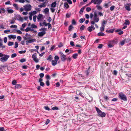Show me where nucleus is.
<instances>
[{
  "label": "nucleus",
  "mask_w": 131,
  "mask_h": 131,
  "mask_svg": "<svg viewBox=\"0 0 131 131\" xmlns=\"http://www.w3.org/2000/svg\"><path fill=\"white\" fill-rule=\"evenodd\" d=\"M27 40H26V43L27 44L30 43H32L35 42L36 40L34 39H31V38L29 36H27Z\"/></svg>",
  "instance_id": "423d86ee"
},
{
  "label": "nucleus",
  "mask_w": 131,
  "mask_h": 131,
  "mask_svg": "<svg viewBox=\"0 0 131 131\" xmlns=\"http://www.w3.org/2000/svg\"><path fill=\"white\" fill-rule=\"evenodd\" d=\"M125 22L124 23L125 24L127 25H128L129 24L130 22L127 19L125 20Z\"/></svg>",
  "instance_id": "c85d7f7f"
},
{
  "label": "nucleus",
  "mask_w": 131,
  "mask_h": 131,
  "mask_svg": "<svg viewBox=\"0 0 131 131\" xmlns=\"http://www.w3.org/2000/svg\"><path fill=\"white\" fill-rule=\"evenodd\" d=\"M17 20L22 22L24 20L23 18L21 17L20 16H17Z\"/></svg>",
  "instance_id": "a211bd4d"
},
{
  "label": "nucleus",
  "mask_w": 131,
  "mask_h": 131,
  "mask_svg": "<svg viewBox=\"0 0 131 131\" xmlns=\"http://www.w3.org/2000/svg\"><path fill=\"white\" fill-rule=\"evenodd\" d=\"M59 54H61V58L62 61H64L67 60V57L66 55H64L61 52H59Z\"/></svg>",
  "instance_id": "0eeeda50"
},
{
  "label": "nucleus",
  "mask_w": 131,
  "mask_h": 131,
  "mask_svg": "<svg viewBox=\"0 0 131 131\" xmlns=\"http://www.w3.org/2000/svg\"><path fill=\"white\" fill-rule=\"evenodd\" d=\"M15 19H13V20H11L10 21V24H14L15 22Z\"/></svg>",
  "instance_id": "a18cd8bd"
},
{
  "label": "nucleus",
  "mask_w": 131,
  "mask_h": 131,
  "mask_svg": "<svg viewBox=\"0 0 131 131\" xmlns=\"http://www.w3.org/2000/svg\"><path fill=\"white\" fill-rule=\"evenodd\" d=\"M10 8L8 7L7 8L6 10L7 11L8 13L11 14L13 13L14 11L12 9H10Z\"/></svg>",
  "instance_id": "4468645a"
},
{
  "label": "nucleus",
  "mask_w": 131,
  "mask_h": 131,
  "mask_svg": "<svg viewBox=\"0 0 131 131\" xmlns=\"http://www.w3.org/2000/svg\"><path fill=\"white\" fill-rule=\"evenodd\" d=\"M26 52V50L24 51H20L19 52V53L20 54H23L25 53Z\"/></svg>",
  "instance_id": "4d7b16f0"
},
{
  "label": "nucleus",
  "mask_w": 131,
  "mask_h": 131,
  "mask_svg": "<svg viewBox=\"0 0 131 131\" xmlns=\"http://www.w3.org/2000/svg\"><path fill=\"white\" fill-rule=\"evenodd\" d=\"M85 8V7H82L80 10V12H79V13L80 14H82V13L83 12L84 10V9Z\"/></svg>",
  "instance_id": "a878e982"
},
{
  "label": "nucleus",
  "mask_w": 131,
  "mask_h": 131,
  "mask_svg": "<svg viewBox=\"0 0 131 131\" xmlns=\"http://www.w3.org/2000/svg\"><path fill=\"white\" fill-rule=\"evenodd\" d=\"M17 27V26L16 25H12L10 26V28H16Z\"/></svg>",
  "instance_id": "603ef678"
},
{
  "label": "nucleus",
  "mask_w": 131,
  "mask_h": 131,
  "mask_svg": "<svg viewBox=\"0 0 131 131\" xmlns=\"http://www.w3.org/2000/svg\"><path fill=\"white\" fill-rule=\"evenodd\" d=\"M46 3V2H45L43 3L42 4L39 5L38 6V7L40 8H42L43 7H45L46 6V5H45Z\"/></svg>",
  "instance_id": "dca6fc26"
},
{
  "label": "nucleus",
  "mask_w": 131,
  "mask_h": 131,
  "mask_svg": "<svg viewBox=\"0 0 131 131\" xmlns=\"http://www.w3.org/2000/svg\"><path fill=\"white\" fill-rule=\"evenodd\" d=\"M125 9L128 11L130 10V8L129 6H127L125 7Z\"/></svg>",
  "instance_id": "c9c22d12"
},
{
  "label": "nucleus",
  "mask_w": 131,
  "mask_h": 131,
  "mask_svg": "<svg viewBox=\"0 0 131 131\" xmlns=\"http://www.w3.org/2000/svg\"><path fill=\"white\" fill-rule=\"evenodd\" d=\"M71 15L70 13H67L66 14V17L69 18L70 17Z\"/></svg>",
  "instance_id": "3c124183"
},
{
  "label": "nucleus",
  "mask_w": 131,
  "mask_h": 131,
  "mask_svg": "<svg viewBox=\"0 0 131 131\" xmlns=\"http://www.w3.org/2000/svg\"><path fill=\"white\" fill-rule=\"evenodd\" d=\"M16 36L15 35H11L8 36V37L9 39H15L16 38Z\"/></svg>",
  "instance_id": "2eb2a0df"
},
{
  "label": "nucleus",
  "mask_w": 131,
  "mask_h": 131,
  "mask_svg": "<svg viewBox=\"0 0 131 131\" xmlns=\"http://www.w3.org/2000/svg\"><path fill=\"white\" fill-rule=\"evenodd\" d=\"M78 56V54L77 53L73 54L72 56V57L74 59H76L77 58Z\"/></svg>",
  "instance_id": "b1692460"
},
{
  "label": "nucleus",
  "mask_w": 131,
  "mask_h": 131,
  "mask_svg": "<svg viewBox=\"0 0 131 131\" xmlns=\"http://www.w3.org/2000/svg\"><path fill=\"white\" fill-rule=\"evenodd\" d=\"M52 64L53 66L56 65L57 62V61L56 60H53L52 61Z\"/></svg>",
  "instance_id": "6ab92c4d"
},
{
  "label": "nucleus",
  "mask_w": 131,
  "mask_h": 131,
  "mask_svg": "<svg viewBox=\"0 0 131 131\" xmlns=\"http://www.w3.org/2000/svg\"><path fill=\"white\" fill-rule=\"evenodd\" d=\"M95 108L99 116L102 117H105L106 114L105 113L102 112L97 107H95Z\"/></svg>",
  "instance_id": "f257e3e1"
},
{
  "label": "nucleus",
  "mask_w": 131,
  "mask_h": 131,
  "mask_svg": "<svg viewBox=\"0 0 131 131\" xmlns=\"http://www.w3.org/2000/svg\"><path fill=\"white\" fill-rule=\"evenodd\" d=\"M115 6L114 5L112 6L110 8V9L111 11L113 10L115 8Z\"/></svg>",
  "instance_id": "e2e57ef3"
},
{
  "label": "nucleus",
  "mask_w": 131,
  "mask_h": 131,
  "mask_svg": "<svg viewBox=\"0 0 131 131\" xmlns=\"http://www.w3.org/2000/svg\"><path fill=\"white\" fill-rule=\"evenodd\" d=\"M26 61V60L24 58L21 59L20 60V62L21 63L24 62Z\"/></svg>",
  "instance_id": "6e6d98bb"
},
{
  "label": "nucleus",
  "mask_w": 131,
  "mask_h": 131,
  "mask_svg": "<svg viewBox=\"0 0 131 131\" xmlns=\"http://www.w3.org/2000/svg\"><path fill=\"white\" fill-rule=\"evenodd\" d=\"M39 76L41 78H43L44 76V74L43 73H41L39 74Z\"/></svg>",
  "instance_id": "338daca9"
},
{
  "label": "nucleus",
  "mask_w": 131,
  "mask_h": 131,
  "mask_svg": "<svg viewBox=\"0 0 131 131\" xmlns=\"http://www.w3.org/2000/svg\"><path fill=\"white\" fill-rule=\"evenodd\" d=\"M40 85L42 86H44L45 83L43 82H41L40 83Z\"/></svg>",
  "instance_id": "69168bd1"
},
{
  "label": "nucleus",
  "mask_w": 131,
  "mask_h": 131,
  "mask_svg": "<svg viewBox=\"0 0 131 131\" xmlns=\"http://www.w3.org/2000/svg\"><path fill=\"white\" fill-rule=\"evenodd\" d=\"M47 30V28H41V29H39L40 31H45V30Z\"/></svg>",
  "instance_id": "0e129e2a"
},
{
  "label": "nucleus",
  "mask_w": 131,
  "mask_h": 131,
  "mask_svg": "<svg viewBox=\"0 0 131 131\" xmlns=\"http://www.w3.org/2000/svg\"><path fill=\"white\" fill-rule=\"evenodd\" d=\"M50 122V121L49 119H47L45 122V124L47 125L48 123Z\"/></svg>",
  "instance_id": "8fccbe9b"
},
{
  "label": "nucleus",
  "mask_w": 131,
  "mask_h": 131,
  "mask_svg": "<svg viewBox=\"0 0 131 131\" xmlns=\"http://www.w3.org/2000/svg\"><path fill=\"white\" fill-rule=\"evenodd\" d=\"M103 0H91L89 3V4L94 3V4L100 5L102 2Z\"/></svg>",
  "instance_id": "7ed1b4c3"
},
{
  "label": "nucleus",
  "mask_w": 131,
  "mask_h": 131,
  "mask_svg": "<svg viewBox=\"0 0 131 131\" xmlns=\"http://www.w3.org/2000/svg\"><path fill=\"white\" fill-rule=\"evenodd\" d=\"M15 46H14V48H16L18 47V44L17 42H16L15 43Z\"/></svg>",
  "instance_id": "052dcab7"
},
{
  "label": "nucleus",
  "mask_w": 131,
  "mask_h": 131,
  "mask_svg": "<svg viewBox=\"0 0 131 131\" xmlns=\"http://www.w3.org/2000/svg\"><path fill=\"white\" fill-rule=\"evenodd\" d=\"M103 46V45L102 44H99L97 48L99 49H101L102 47Z\"/></svg>",
  "instance_id": "13d9d810"
},
{
  "label": "nucleus",
  "mask_w": 131,
  "mask_h": 131,
  "mask_svg": "<svg viewBox=\"0 0 131 131\" xmlns=\"http://www.w3.org/2000/svg\"><path fill=\"white\" fill-rule=\"evenodd\" d=\"M72 23L73 25H75L76 24V22L74 19H73L72 21Z\"/></svg>",
  "instance_id": "49530a36"
},
{
  "label": "nucleus",
  "mask_w": 131,
  "mask_h": 131,
  "mask_svg": "<svg viewBox=\"0 0 131 131\" xmlns=\"http://www.w3.org/2000/svg\"><path fill=\"white\" fill-rule=\"evenodd\" d=\"M64 6L66 8V9L68 8L69 7V6L68 3L66 2L64 3Z\"/></svg>",
  "instance_id": "c756f323"
},
{
  "label": "nucleus",
  "mask_w": 131,
  "mask_h": 131,
  "mask_svg": "<svg viewBox=\"0 0 131 131\" xmlns=\"http://www.w3.org/2000/svg\"><path fill=\"white\" fill-rule=\"evenodd\" d=\"M85 19L84 18H81L79 20L80 23H82L85 20Z\"/></svg>",
  "instance_id": "bb28decb"
},
{
  "label": "nucleus",
  "mask_w": 131,
  "mask_h": 131,
  "mask_svg": "<svg viewBox=\"0 0 131 131\" xmlns=\"http://www.w3.org/2000/svg\"><path fill=\"white\" fill-rule=\"evenodd\" d=\"M17 54L16 53H14L12 54L11 56V58H14L16 57L17 56Z\"/></svg>",
  "instance_id": "72a5a7b5"
},
{
  "label": "nucleus",
  "mask_w": 131,
  "mask_h": 131,
  "mask_svg": "<svg viewBox=\"0 0 131 131\" xmlns=\"http://www.w3.org/2000/svg\"><path fill=\"white\" fill-rule=\"evenodd\" d=\"M85 28V26L83 25H82L80 27V29L81 30H83Z\"/></svg>",
  "instance_id": "de8ad7c7"
},
{
  "label": "nucleus",
  "mask_w": 131,
  "mask_h": 131,
  "mask_svg": "<svg viewBox=\"0 0 131 131\" xmlns=\"http://www.w3.org/2000/svg\"><path fill=\"white\" fill-rule=\"evenodd\" d=\"M114 29H111L108 30V33H112L113 32Z\"/></svg>",
  "instance_id": "79ce46f5"
},
{
  "label": "nucleus",
  "mask_w": 131,
  "mask_h": 131,
  "mask_svg": "<svg viewBox=\"0 0 131 131\" xmlns=\"http://www.w3.org/2000/svg\"><path fill=\"white\" fill-rule=\"evenodd\" d=\"M107 22V21L103 20V22L102 23L101 25L103 26H105V25L106 24Z\"/></svg>",
  "instance_id": "f704fd0d"
},
{
  "label": "nucleus",
  "mask_w": 131,
  "mask_h": 131,
  "mask_svg": "<svg viewBox=\"0 0 131 131\" xmlns=\"http://www.w3.org/2000/svg\"><path fill=\"white\" fill-rule=\"evenodd\" d=\"M17 83L16 81L15 80H13L12 82V84L13 85H16Z\"/></svg>",
  "instance_id": "e433bc0d"
},
{
  "label": "nucleus",
  "mask_w": 131,
  "mask_h": 131,
  "mask_svg": "<svg viewBox=\"0 0 131 131\" xmlns=\"http://www.w3.org/2000/svg\"><path fill=\"white\" fill-rule=\"evenodd\" d=\"M58 107L57 106H54L53 107L52 109H51V110H58Z\"/></svg>",
  "instance_id": "864d4df0"
},
{
  "label": "nucleus",
  "mask_w": 131,
  "mask_h": 131,
  "mask_svg": "<svg viewBox=\"0 0 131 131\" xmlns=\"http://www.w3.org/2000/svg\"><path fill=\"white\" fill-rule=\"evenodd\" d=\"M118 97L122 100L125 101H127V99L126 96L122 92L119 93Z\"/></svg>",
  "instance_id": "f03ea898"
},
{
  "label": "nucleus",
  "mask_w": 131,
  "mask_h": 131,
  "mask_svg": "<svg viewBox=\"0 0 131 131\" xmlns=\"http://www.w3.org/2000/svg\"><path fill=\"white\" fill-rule=\"evenodd\" d=\"M54 59V60H56L57 61L59 59V57L58 56L56 55L55 56Z\"/></svg>",
  "instance_id": "ea45409f"
},
{
  "label": "nucleus",
  "mask_w": 131,
  "mask_h": 131,
  "mask_svg": "<svg viewBox=\"0 0 131 131\" xmlns=\"http://www.w3.org/2000/svg\"><path fill=\"white\" fill-rule=\"evenodd\" d=\"M24 10L26 11H29L31 10V6L29 4H27L23 6Z\"/></svg>",
  "instance_id": "20e7f679"
},
{
  "label": "nucleus",
  "mask_w": 131,
  "mask_h": 131,
  "mask_svg": "<svg viewBox=\"0 0 131 131\" xmlns=\"http://www.w3.org/2000/svg\"><path fill=\"white\" fill-rule=\"evenodd\" d=\"M36 14L37 12L35 10L29 13V15H31L32 16Z\"/></svg>",
  "instance_id": "4be33fe9"
},
{
  "label": "nucleus",
  "mask_w": 131,
  "mask_h": 131,
  "mask_svg": "<svg viewBox=\"0 0 131 131\" xmlns=\"http://www.w3.org/2000/svg\"><path fill=\"white\" fill-rule=\"evenodd\" d=\"M97 35L99 36H105V34L102 32H100L98 33L97 34Z\"/></svg>",
  "instance_id": "5701e85b"
},
{
  "label": "nucleus",
  "mask_w": 131,
  "mask_h": 131,
  "mask_svg": "<svg viewBox=\"0 0 131 131\" xmlns=\"http://www.w3.org/2000/svg\"><path fill=\"white\" fill-rule=\"evenodd\" d=\"M7 38L6 37H4V41L5 43H6L7 41Z\"/></svg>",
  "instance_id": "bf43d9fd"
},
{
  "label": "nucleus",
  "mask_w": 131,
  "mask_h": 131,
  "mask_svg": "<svg viewBox=\"0 0 131 131\" xmlns=\"http://www.w3.org/2000/svg\"><path fill=\"white\" fill-rule=\"evenodd\" d=\"M44 16L41 14H39L37 16V19L38 21H41L43 19Z\"/></svg>",
  "instance_id": "1a4fd4ad"
},
{
  "label": "nucleus",
  "mask_w": 131,
  "mask_h": 131,
  "mask_svg": "<svg viewBox=\"0 0 131 131\" xmlns=\"http://www.w3.org/2000/svg\"><path fill=\"white\" fill-rule=\"evenodd\" d=\"M110 43L112 44H116L118 42V41L116 39H114L110 41H109Z\"/></svg>",
  "instance_id": "f3484780"
},
{
  "label": "nucleus",
  "mask_w": 131,
  "mask_h": 131,
  "mask_svg": "<svg viewBox=\"0 0 131 131\" xmlns=\"http://www.w3.org/2000/svg\"><path fill=\"white\" fill-rule=\"evenodd\" d=\"M86 11L88 12H89L91 10V8L90 7H87L86 9Z\"/></svg>",
  "instance_id": "4c0bfd02"
},
{
  "label": "nucleus",
  "mask_w": 131,
  "mask_h": 131,
  "mask_svg": "<svg viewBox=\"0 0 131 131\" xmlns=\"http://www.w3.org/2000/svg\"><path fill=\"white\" fill-rule=\"evenodd\" d=\"M44 108L47 110L49 111L51 110V109H50V108L47 106H45L44 107Z\"/></svg>",
  "instance_id": "09e8293b"
},
{
  "label": "nucleus",
  "mask_w": 131,
  "mask_h": 131,
  "mask_svg": "<svg viewBox=\"0 0 131 131\" xmlns=\"http://www.w3.org/2000/svg\"><path fill=\"white\" fill-rule=\"evenodd\" d=\"M50 9L51 11V12L52 13H53L54 12L55 9L54 8H53V7H51L50 8Z\"/></svg>",
  "instance_id": "5fc2aeb1"
},
{
  "label": "nucleus",
  "mask_w": 131,
  "mask_h": 131,
  "mask_svg": "<svg viewBox=\"0 0 131 131\" xmlns=\"http://www.w3.org/2000/svg\"><path fill=\"white\" fill-rule=\"evenodd\" d=\"M49 9L48 8H46L44 9L45 13H46L49 12Z\"/></svg>",
  "instance_id": "a19ab883"
},
{
  "label": "nucleus",
  "mask_w": 131,
  "mask_h": 131,
  "mask_svg": "<svg viewBox=\"0 0 131 131\" xmlns=\"http://www.w3.org/2000/svg\"><path fill=\"white\" fill-rule=\"evenodd\" d=\"M46 32L45 31L39 32L38 33V36L40 37H42L46 34Z\"/></svg>",
  "instance_id": "ddd939ff"
},
{
  "label": "nucleus",
  "mask_w": 131,
  "mask_h": 131,
  "mask_svg": "<svg viewBox=\"0 0 131 131\" xmlns=\"http://www.w3.org/2000/svg\"><path fill=\"white\" fill-rule=\"evenodd\" d=\"M94 20L95 22L97 23L99 21V18L97 17V14L96 12H94Z\"/></svg>",
  "instance_id": "6e6552de"
},
{
  "label": "nucleus",
  "mask_w": 131,
  "mask_h": 131,
  "mask_svg": "<svg viewBox=\"0 0 131 131\" xmlns=\"http://www.w3.org/2000/svg\"><path fill=\"white\" fill-rule=\"evenodd\" d=\"M25 30L26 32H28L30 31H33L34 32H37V31L36 30L33 29H31L30 27H27L25 29Z\"/></svg>",
  "instance_id": "9b49d317"
},
{
  "label": "nucleus",
  "mask_w": 131,
  "mask_h": 131,
  "mask_svg": "<svg viewBox=\"0 0 131 131\" xmlns=\"http://www.w3.org/2000/svg\"><path fill=\"white\" fill-rule=\"evenodd\" d=\"M96 7L98 10H101L102 9V7L100 6L97 5L96 6Z\"/></svg>",
  "instance_id": "2f4dec72"
},
{
  "label": "nucleus",
  "mask_w": 131,
  "mask_h": 131,
  "mask_svg": "<svg viewBox=\"0 0 131 131\" xmlns=\"http://www.w3.org/2000/svg\"><path fill=\"white\" fill-rule=\"evenodd\" d=\"M52 59V58L51 55H49L48 58H47V60L49 61H51Z\"/></svg>",
  "instance_id": "cd10ccee"
},
{
  "label": "nucleus",
  "mask_w": 131,
  "mask_h": 131,
  "mask_svg": "<svg viewBox=\"0 0 131 131\" xmlns=\"http://www.w3.org/2000/svg\"><path fill=\"white\" fill-rule=\"evenodd\" d=\"M46 84L47 85L49 86L50 85V83L49 80H47L46 82Z\"/></svg>",
  "instance_id": "774afa93"
},
{
  "label": "nucleus",
  "mask_w": 131,
  "mask_h": 131,
  "mask_svg": "<svg viewBox=\"0 0 131 131\" xmlns=\"http://www.w3.org/2000/svg\"><path fill=\"white\" fill-rule=\"evenodd\" d=\"M31 26L32 28H37V26L33 24H32Z\"/></svg>",
  "instance_id": "7c9ffc66"
},
{
  "label": "nucleus",
  "mask_w": 131,
  "mask_h": 131,
  "mask_svg": "<svg viewBox=\"0 0 131 131\" xmlns=\"http://www.w3.org/2000/svg\"><path fill=\"white\" fill-rule=\"evenodd\" d=\"M15 87L17 88H20L21 87L20 84H17L16 85Z\"/></svg>",
  "instance_id": "c03bdc74"
},
{
  "label": "nucleus",
  "mask_w": 131,
  "mask_h": 131,
  "mask_svg": "<svg viewBox=\"0 0 131 131\" xmlns=\"http://www.w3.org/2000/svg\"><path fill=\"white\" fill-rule=\"evenodd\" d=\"M95 29V28L94 26H92V25H91L88 28V30L90 32H91L92 31V30L93 29V30H94Z\"/></svg>",
  "instance_id": "f8f14e48"
},
{
  "label": "nucleus",
  "mask_w": 131,
  "mask_h": 131,
  "mask_svg": "<svg viewBox=\"0 0 131 131\" xmlns=\"http://www.w3.org/2000/svg\"><path fill=\"white\" fill-rule=\"evenodd\" d=\"M28 66L27 65H24L22 67V68L25 69H26L27 68Z\"/></svg>",
  "instance_id": "37998d69"
},
{
  "label": "nucleus",
  "mask_w": 131,
  "mask_h": 131,
  "mask_svg": "<svg viewBox=\"0 0 131 131\" xmlns=\"http://www.w3.org/2000/svg\"><path fill=\"white\" fill-rule=\"evenodd\" d=\"M3 46V44L1 42H0V47H2L3 49L5 47V46Z\"/></svg>",
  "instance_id": "680f3d73"
},
{
  "label": "nucleus",
  "mask_w": 131,
  "mask_h": 131,
  "mask_svg": "<svg viewBox=\"0 0 131 131\" xmlns=\"http://www.w3.org/2000/svg\"><path fill=\"white\" fill-rule=\"evenodd\" d=\"M73 28V26L72 25H70L68 27V30L70 31H71L72 29Z\"/></svg>",
  "instance_id": "473e14b6"
},
{
  "label": "nucleus",
  "mask_w": 131,
  "mask_h": 131,
  "mask_svg": "<svg viewBox=\"0 0 131 131\" xmlns=\"http://www.w3.org/2000/svg\"><path fill=\"white\" fill-rule=\"evenodd\" d=\"M32 57L33 60L35 62L37 63L38 62V59L37 58V56L36 54H33L32 56Z\"/></svg>",
  "instance_id": "9d476101"
},
{
  "label": "nucleus",
  "mask_w": 131,
  "mask_h": 131,
  "mask_svg": "<svg viewBox=\"0 0 131 131\" xmlns=\"http://www.w3.org/2000/svg\"><path fill=\"white\" fill-rule=\"evenodd\" d=\"M14 44V42H12L9 41L8 43V45L10 46L13 45Z\"/></svg>",
  "instance_id": "58836bf2"
},
{
  "label": "nucleus",
  "mask_w": 131,
  "mask_h": 131,
  "mask_svg": "<svg viewBox=\"0 0 131 131\" xmlns=\"http://www.w3.org/2000/svg\"><path fill=\"white\" fill-rule=\"evenodd\" d=\"M57 5V3L56 2H54L52 3L51 6V7L53 8L55 7Z\"/></svg>",
  "instance_id": "412c9836"
},
{
  "label": "nucleus",
  "mask_w": 131,
  "mask_h": 131,
  "mask_svg": "<svg viewBox=\"0 0 131 131\" xmlns=\"http://www.w3.org/2000/svg\"><path fill=\"white\" fill-rule=\"evenodd\" d=\"M10 56L4 54L3 57L0 58V60L2 62L6 61L8 59L9 57Z\"/></svg>",
  "instance_id": "39448f33"
},
{
  "label": "nucleus",
  "mask_w": 131,
  "mask_h": 131,
  "mask_svg": "<svg viewBox=\"0 0 131 131\" xmlns=\"http://www.w3.org/2000/svg\"><path fill=\"white\" fill-rule=\"evenodd\" d=\"M13 6L15 8L16 10H18L19 9V8L18 5L16 4H14Z\"/></svg>",
  "instance_id": "aec40b11"
},
{
  "label": "nucleus",
  "mask_w": 131,
  "mask_h": 131,
  "mask_svg": "<svg viewBox=\"0 0 131 131\" xmlns=\"http://www.w3.org/2000/svg\"><path fill=\"white\" fill-rule=\"evenodd\" d=\"M105 26L102 25L100 27V30L101 32L103 31H104Z\"/></svg>",
  "instance_id": "393cba45"
}]
</instances>
